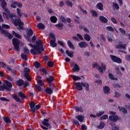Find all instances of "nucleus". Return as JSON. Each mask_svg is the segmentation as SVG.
<instances>
[{"label": "nucleus", "mask_w": 130, "mask_h": 130, "mask_svg": "<svg viewBox=\"0 0 130 130\" xmlns=\"http://www.w3.org/2000/svg\"><path fill=\"white\" fill-rule=\"evenodd\" d=\"M12 98L14 99L16 101V102H19V103H21L22 102L21 101V99L19 98V96L16 95L15 94H12L11 95Z\"/></svg>", "instance_id": "14"}, {"label": "nucleus", "mask_w": 130, "mask_h": 130, "mask_svg": "<svg viewBox=\"0 0 130 130\" xmlns=\"http://www.w3.org/2000/svg\"><path fill=\"white\" fill-rule=\"evenodd\" d=\"M49 122V119L44 118V120L42 121V123L47 127H49V129L51 128V125Z\"/></svg>", "instance_id": "8"}, {"label": "nucleus", "mask_w": 130, "mask_h": 130, "mask_svg": "<svg viewBox=\"0 0 130 130\" xmlns=\"http://www.w3.org/2000/svg\"><path fill=\"white\" fill-rule=\"evenodd\" d=\"M103 114H104V111H101L99 112V113H96V116H98V117H100V116L103 115Z\"/></svg>", "instance_id": "54"}, {"label": "nucleus", "mask_w": 130, "mask_h": 130, "mask_svg": "<svg viewBox=\"0 0 130 130\" xmlns=\"http://www.w3.org/2000/svg\"><path fill=\"white\" fill-rule=\"evenodd\" d=\"M96 8L98 9V10H100V11H103V4L102 3H99L96 4Z\"/></svg>", "instance_id": "24"}, {"label": "nucleus", "mask_w": 130, "mask_h": 130, "mask_svg": "<svg viewBox=\"0 0 130 130\" xmlns=\"http://www.w3.org/2000/svg\"><path fill=\"white\" fill-rule=\"evenodd\" d=\"M7 70H8L9 72H12L13 75H15L16 73H15V72L14 71V70H13V69H12V68H11V67L8 66Z\"/></svg>", "instance_id": "59"}, {"label": "nucleus", "mask_w": 130, "mask_h": 130, "mask_svg": "<svg viewBox=\"0 0 130 130\" xmlns=\"http://www.w3.org/2000/svg\"><path fill=\"white\" fill-rule=\"evenodd\" d=\"M66 4L67 5L68 7H70V8H73V3L71 2L70 0H67L66 1Z\"/></svg>", "instance_id": "43"}, {"label": "nucleus", "mask_w": 130, "mask_h": 130, "mask_svg": "<svg viewBox=\"0 0 130 130\" xmlns=\"http://www.w3.org/2000/svg\"><path fill=\"white\" fill-rule=\"evenodd\" d=\"M120 111H122L124 114H126L127 113V110L124 107H118Z\"/></svg>", "instance_id": "19"}, {"label": "nucleus", "mask_w": 130, "mask_h": 130, "mask_svg": "<svg viewBox=\"0 0 130 130\" xmlns=\"http://www.w3.org/2000/svg\"><path fill=\"white\" fill-rule=\"evenodd\" d=\"M104 126H105V123L103 122H101L100 125L98 126V128L103 129V128H104Z\"/></svg>", "instance_id": "37"}, {"label": "nucleus", "mask_w": 130, "mask_h": 130, "mask_svg": "<svg viewBox=\"0 0 130 130\" xmlns=\"http://www.w3.org/2000/svg\"><path fill=\"white\" fill-rule=\"evenodd\" d=\"M0 2L2 3L1 6L2 9L5 11V12H3V16H5L7 20H9V19H13V14H11V11L9 10V9L7 8V2L6 0H0Z\"/></svg>", "instance_id": "2"}, {"label": "nucleus", "mask_w": 130, "mask_h": 130, "mask_svg": "<svg viewBox=\"0 0 130 130\" xmlns=\"http://www.w3.org/2000/svg\"><path fill=\"white\" fill-rule=\"evenodd\" d=\"M90 13H92V16L93 17H98V13H97V12H96L95 10H90Z\"/></svg>", "instance_id": "40"}, {"label": "nucleus", "mask_w": 130, "mask_h": 130, "mask_svg": "<svg viewBox=\"0 0 130 130\" xmlns=\"http://www.w3.org/2000/svg\"><path fill=\"white\" fill-rule=\"evenodd\" d=\"M58 44H59L62 47H64V44L61 41H58Z\"/></svg>", "instance_id": "63"}, {"label": "nucleus", "mask_w": 130, "mask_h": 130, "mask_svg": "<svg viewBox=\"0 0 130 130\" xmlns=\"http://www.w3.org/2000/svg\"><path fill=\"white\" fill-rule=\"evenodd\" d=\"M75 111L76 112H84V110L82 107L76 106L75 107Z\"/></svg>", "instance_id": "30"}, {"label": "nucleus", "mask_w": 130, "mask_h": 130, "mask_svg": "<svg viewBox=\"0 0 130 130\" xmlns=\"http://www.w3.org/2000/svg\"><path fill=\"white\" fill-rule=\"evenodd\" d=\"M36 45H33L31 43L28 44L29 46H30L31 49H30V53L32 55H39L42 53V51H44V48H43V43L41 40H39L36 42Z\"/></svg>", "instance_id": "1"}, {"label": "nucleus", "mask_w": 130, "mask_h": 130, "mask_svg": "<svg viewBox=\"0 0 130 130\" xmlns=\"http://www.w3.org/2000/svg\"><path fill=\"white\" fill-rule=\"evenodd\" d=\"M4 121H5L6 123H10L11 119L9 118V117H4Z\"/></svg>", "instance_id": "48"}, {"label": "nucleus", "mask_w": 130, "mask_h": 130, "mask_svg": "<svg viewBox=\"0 0 130 130\" xmlns=\"http://www.w3.org/2000/svg\"><path fill=\"white\" fill-rule=\"evenodd\" d=\"M110 57H111L113 62H116V63H121V62H122V60L115 55H110Z\"/></svg>", "instance_id": "7"}, {"label": "nucleus", "mask_w": 130, "mask_h": 130, "mask_svg": "<svg viewBox=\"0 0 130 130\" xmlns=\"http://www.w3.org/2000/svg\"><path fill=\"white\" fill-rule=\"evenodd\" d=\"M34 66L35 68H36V69H39V68H40V63L37 61H36L34 63Z\"/></svg>", "instance_id": "47"}, {"label": "nucleus", "mask_w": 130, "mask_h": 130, "mask_svg": "<svg viewBox=\"0 0 130 130\" xmlns=\"http://www.w3.org/2000/svg\"><path fill=\"white\" fill-rule=\"evenodd\" d=\"M29 106L31 109V111L32 112V114L35 115V113L36 112V109L35 108V103L34 102H30L29 103Z\"/></svg>", "instance_id": "11"}, {"label": "nucleus", "mask_w": 130, "mask_h": 130, "mask_svg": "<svg viewBox=\"0 0 130 130\" xmlns=\"http://www.w3.org/2000/svg\"><path fill=\"white\" fill-rule=\"evenodd\" d=\"M17 15L19 18H21L22 16V13H21V9L17 8L16 9Z\"/></svg>", "instance_id": "45"}, {"label": "nucleus", "mask_w": 130, "mask_h": 130, "mask_svg": "<svg viewBox=\"0 0 130 130\" xmlns=\"http://www.w3.org/2000/svg\"><path fill=\"white\" fill-rule=\"evenodd\" d=\"M74 84L76 86V89H77L78 91H82V90H83L82 82H74Z\"/></svg>", "instance_id": "9"}, {"label": "nucleus", "mask_w": 130, "mask_h": 130, "mask_svg": "<svg viewBox=\"0 0 130 130\" xmlns=\"http://www.w3.org/2000/svg\"><path fill=\"white\" fill-rule=\"evenodd\" d=\"M71 77L72 79H73V81H79L82 79L79 76H77L76 75H71Z\"/></svg>", "instance_id": "31"}, {"label": "nucleus", "mask_w": 130, "mask_h": 130, "mask_svg": "<svg viewBox=\"0 0 130 130\" xmlns=\"http://www.w3.org/2000/svg\"><path fill=\"white\" fill-rule=\"evenodd\" d=\"M78 45L80 48H86L88 46V44L85 42H81L78 43Z\"/></svg>", "instance_id": "15"}, {"label": "nucleus", "mask_w": 130, "mask_h": 130, "mask_svg": "<svg viewBox=\"0 0 130 130\" xmlns=\"http://www.w3.org/2000/svg\"><path fill=\"white\" fill-rule=\"evenodd\" d=\"M41 71H42L45 75H47V71L46 70V69L43 68L41 69Z\"/></svg>", "instance_id": "64"}, {"label": "nucleus", "mask_w": 130, "mask_h": 130, "mask_svg": "<svg viewBox=\"0 0 130 130\" xmlns=\"http://www.w3.org/2000/svg\"><path fill=\"white\" fill-rule=\"evenodd\" d=\"M16 85L19 86V87H22V86H24V81L23 79H19L16 82Z\"/></svg>", "instance_id": "16"}, {"label": "nucleus", "mask_w": 130, "mask_h": 130, "mask_svg": "<svg viewBox=\"0 0 130 130\" xmlns=\"http://www.w3.org/2000/svg\"><path fill=\"white\" fill-rule=\"evenodd\" d=\"M49 36L52 38V40H50V46H52V47H56L57 46V44L55 43V41H56V38H55V36L53 33H50L49 34Z\"/></svg>", "instance_id": "5"}, {"label": "nucleus", "mask_w": 130, "mask_h": 130, "mask_svg": "<svg viewBox=\"0 0 130 130\" xmlns=\"http://www.w3.org/2000/svg\"><path fill=\"white\" fill-rule=\"evenodd\" d=\"M119 117L117 116V115H114V116H110L109 117V119L111 121H113V122H116L117 120L119 119Z\"/></svg>", "instance_id": "12"}, {"label": "nucleus", "mask_w": 130, "mask_h": 130, "mask_svg": "<svg viewBox=\"0 0 130 130\" xmlns=\"http://www.w3.org/2000/svg\"><path fill=\"white\" fill-rule=\"evenodd\" d=\"M21 57L22 59H24V60H28V57H27V55H26V54H25L24 53H21Z\"/></svg>", "instance_id": "41"}, {"label": "nucleus", "mask_w": 130, "mask_h": 130, "mask_svg": "<svg viewBox=\"0 0 130 130\" xmlns=\"http://www.w3.org/2000/svg\"><path fill=\"white\" fill-rule=\"evenodd\" d=\"M108 116L107 115H104L100 118V120H104V119H108Z\"/></svg>", "instance_id": "52"}, {"label": "nucleus", "mask_w": 130, "mask_h": 130, "mask_svg": "<svg viewBox=\"0 0 130 130\" xmlns=\"http://www.w3.org/2000/svg\"><path fill=\"white\" fill-rule=\"evenodd\" d=\"M101 67L100 66L98 65V63L97 62H94L92 64V68L94 69V68H97V70L100 72V73H101V74H103V71H105L106 70V65L104 64L103 62L101 63Z\"/></svg>", "instance_id": "3"}, {"label": "nucleus", "mask_w": 130, "mask_h": 130, "mask_svg": "<svg viewBox=\"0 0 130 130\" xmlns=\"http://www.w3.org/2000/svg\"><path fill=\"white\" fill-rule=\"evenodd\" d=\"M0 100L1 101H4L5 102H10V100L5 98V97H2L0 98Z\"/></svg>", "instance_id": "50"}, {"label": "nucleus", "mask_w": 130, "mask_h": 130, "mask_svg": "<svg viewBox=\"0 0 130 130\" xmlns=\"http://www.w3.org/2000/svg\"><path fill=\"white\" fill-rule=\"evenodd\" d=\"M99 19L100 21L104 24H106V23H108V20L107 19V18L103 16H100Z\"/></svg>", "instance_id": "13"}, {"label": "nucleus", "mask_w": 130, "mask_h": 130, "mask_svg": "<svg viewBox=\"0 0 130 130\" xmlns=\"http://www.w3.org/2000/svg\"><path fill=\"white\" fill-rule=\"evenodd\" d=\"M116 48H117V49H121V48H123V49H126V44H119V45H117L115 46Z\"/></svg>", "instance_id": "18"}, {"label": "nucleus", "mask_w": 130, "mask_h": 130, "mask_svg": "<svg viewBox=\"0 0 130 130\" xmlns=\"http://www.w3.org/2000/svg\"><path fill=\"white\" fill-rule=\"evenodd\" d=\"M60 20L62 22V23H64V24H67V20L62 15L60 16Z\"/></svg>", "instance_id": "44"}, {"label": "nucleus", "mask_w": 130, "mask_h": 130, "mask_svg": "<svg viewBox=\"0 0 130 130\" xmlns=\"http://www.w3.org/2000/svg\"><path fill=\"white\" fill-rule=\"evenodd\" d=\"M33 30H32V29L31 28H29L27 29V35L28 36V37H31V36H33Z\"/></svg>", "instance_id": "22"}, {"label": "nucleus", "mask_w": 130, "mask_h": 130, "mask_svg": "<svg viewBox=\"0 0 130 130\" xmlns=\"http://www.w3.org/2000/svg\"><path fill=\"white\" fill-rule=\"evenodd\" d=\"M36 89H37L39 91V92H41L42 91V88H41V86H39V85H37L35 86Z\"/></svg>", "instance_id": "55"}, {"label": "nucleus", "mask_w": 130, "mask_h": 130, "mask_svg": "<svg viewBox=\"0 0 130 130\" xmlns=\"http://www.w3.org/2000/svg\"><path fill=\"white\" fill-rule=\"evenodd\" d=\"M24 77L27 81H29V82L31 81V77H30V75H29V74H24Z\"/></svg>", "instance_id": "42"}, {"label": "nucleus", "mask_w": 130, "mask_h": 130, "mask_svg": "<svg viewBox=\"0 0 130 130\" xmlns=\"http://www.w3.org/2000/svg\"><path fill=\"white\" fill-rule=\"evenodd\" d=\"M84 38L86 41H90L91 40V37L87 34L84 35Z\"/></svg>", "instance_id": "38"}, {"label": "nucleus", "mask_w": 130, "mask_h": 130, "mask_svg": "<svg viewBox=\"0 0 130 130\" xmlns=\"http://www.w3.org/2000/svg\"><path fill=\"white\" fill-rule=\"evenodd\" d=\"M45 91L46 93L49 94H52V93H53V90H52V89H51V88L50 87L46 88Z\"/></svg>", "instance_id": "26"}, {"label": "nucleus", "mask_w": 130, "mask_h": 130, "mask_svg": "<svg viewBox=\"0 0 130 130\" xmlns=\"http://www.w3.org/2000/svg\"><path fill=\"white\" fill-rule=\"evenodd\" d=\"M4 84H5L6 85L7 88H8V90L7 91H11L12 90V88L13 87V84H12V83L10 82L8 80H5L4 81Z\"/></svg>", "instance_id": "10"}, {"label": "nucleus", "mask_w": 130, "mask_h": 130, "mask_svg": "<svg viewBox=\"0 0 130 130\" xmlns=\"http://www.w3.org/2000/svg\"><path fill=\"white\" fill-rule=\"evenodd\" d=\"M103 91L105 94H109L110 93V88L107 86L103 87Z\"/></svg>", "instance_id": "17"}, {"label": "nucleus", "mask_w": 130, "mask_h": 130, "mask_svg": "<svg viewBox=\"0 0 130 130\" xmlns=\"http://www.w3.org/2000/svg\"><path fill=\"white\" fill-rule=\"evenodd\" d=\"M13 23L15 26H18V28L20 30H24V27L23 26H24V22H22L21 19H15L13 20Z\"/></svg>", "instance_id": "4"}, {"label": "nucleus", "mask_w": 130, "mask_h": 130, "mask_svg": "<svg viewBox=\"0 0 130 130\" xmlns=\"http://www.w3.org/2000/svg\"><path fill=\"white\" fill-rule=\"evenodd\" d=\"M2 27L4 29H10V28H11V27H10V25H7V24H3Z\"/></svg>", "instance_id": "58"}, {"label": "nucleus", "mask_w": 130, "mask_h": 130, "mask_svg": "<svg viewBox=\"0 0 130 130\" xmlns=\"http://www.w3.org/2000/svg\"><path fill=\"white\" fill-rule=\"evenodd\" d=\"M6 90V91H8L9 90V88L7 87V86L5 85L4 84L3 85H0V91H5Z\"/></svg>", "instance_id": "34"}, {"label": "nucleus", "mask_w": 130, "mask_h": 130, "mask_svg": "<svg viewBox=\"0 0 130 130\" xmlns=\"http://www.w3.org/2000/svg\"><path fill=\"white\" fill-rule=\"evenodd\" d=\"M23 52L25 54H29V53H30V51L27 47H25L23 49Z\"/></svg>", "instance_id": "49"}, {"label": "nucleus", "mask_w": 130, "mask_h": 130, "mask_svg": "<svg viewBox=\"0 0 130 130\" xmlns=\"http://www.w3.org/2000/svg\"><path fill=\"white\" fill-rule=\"evenodd\" d=\"M113 6L116 10H118L119 9V6L117 3H113Z\"/></svg>", "instance_id": "60"}, {"label": "nucleus", "mask_w": 130, "mask_h": 130, "mask_svg": "<svg viewBox=\"0 0 130 130\" xmlns=\"http://www.w3.org/2000/svg\"><path fill=\"white\" fill-rule=\"evenodd\" d=\"M46 80L48 83H52L54 81V77L53 76L50 75L48 78H46Z\"/></svg>", "instance_id": "23"}, {"label": "nucleus", "mask_w": 130, "mask_h": 130, "mask_svg": "<svg viewBox=\"0 0 130 130\" xmlns=\"http://www.w3.org/2000/svg\"><path fill=\"white\" fill-rule=\"evenodd\" d=\"M106 28L107 30H109V31H110L111 32H113V31H114L113 27L112 26H107Z\"/></svg>", "instance_id": "57"}, {"label": "nucleus", "mask_w": 130, "mask_h": 130, "mask_svg": "<svg viewBox=\"0 0 130 130\" xmlns=\"http://www.w3.org/2000/svg\"><path fill=\"white\" fill-rule=\"evenodd\" d=\"M74 52L73 51L70 52L68 50H66V54H67V55L69 56V57H74Z\"/></svg>", "instance_id": "27"}, {"label": "nucleus", "mask_w": 130, "mask_h": 130, "mask_svg": "<svg viewBox=\"0 0 130 130\" xmlns=\"http://www.w3.org/2000/svg\"><path fill=\"white\" fill-rule=\"evenodd\" d=\"M37 28L41 30H44L45 29V25L42 23H40L37 25Z\"/></svg>", "instance_id": "28"}, {"label": "nucleus", "mask_w": 130, "mask_h": 130, "mask_svg": "<svg viewBox=\"0 0 130 130\" xmlns=\"http://www.w3.org/2000/svg\"><path fill=\"white\" fill-rule=\"evenodd\" d=\"M2 34H4L5 36H7V35L10 33L9 32V31L8 30H2V31H1Z\"/></svg>", "instance_id": "51"}, {"label": "nucleus", "mask_w": 130, "mask_h": 130, "mask_svg": "<svg viewBox=\"0 0 130 130\" xmlns=\"http://www.w3.org/2000/svg\"><path fill=\"white\" fill-rule=\"evenodd\" d=\"M119 30L120 31V32H121V33L122 34H125L126 33V32L125 31V30H124L123 29H122V28H119Z\"/></svg>", "instance_id": "62"}, {"label": "nucleus", "mask_w": 130, "mask_h": 130, "mask_svg": "<svg viewBox=\"0 0 130 130\" xmlns=\"http://www.w3.org/2000/svg\"><path fill=\"white\" fill-rule=\"evenodd\" d=\"M50 21L52 23H56V22H57V18L55 16H53L50 17Z\"/></svg>", "instance_id": "36"}, {"label": "nucleus", "mask_w": 130, "mask_h": 130, "mask_svg": "<svg viewBox=\"0 0 130 130\" xmlns=\"http://www.w3.org/2000/svg\"><path fill=\"white\" fill-rule=\"evenodd\" d=\"M67 44L69 47V48H71V49H73L74 50L75 49V46H74V45L72 43V42L70 40L67 41Z\"/></svg>", "instance_id": "25"}, {"label": "nucleus", "mask_w": 130, "mask_h": 130, "mask_svg": "<svg viewBox=\"0 0 130 130\" xmlns=\"http://www.w3.org/2000/svg\"><path fill=\"white\" fill-rule=\"evenodd\" d=\"M10 6L11 8H13V9H16V8H17V1H12Z\"/></svg>", "instance_id": "39"}, {"label": "nucleus", "mask_w": 130, "mask_h": 130, "mask_svg": "<svg viewBox=\"0 0 130 130\" xmlns=\"http://www.w3.org/2000/svg\"><path fill=\"white\" fill-rule=\"evenodd\" d=\"M111 20L112 23H113V24H117V21H116V19L115 18H114V17H112L111 18Z\"/></svg>", "instance_id": "61"}, {"label": "nucleus", "mask_w": 130, "mask_h": 130, "mask_svg": "<svg viewBox=\"0 0 130 130\" xmlns=\"http://www.w3.org/2000/svg\"><path fill=\"white\" fill-rule=\"evenodd\" d=\"M24 74H27L29 75L30 74V69L27 67L24 68Z\"/></svg>", "instance_id": "46"}, {"label": "nucleus", "mask_w": 130, "mask_h": 130, "mask_svg": "<svg viewBox=\"0 0 130 130\" xmlns=\"http://www.w3.org/2000/svg\"><path fill=\"white\" fill-rule=\"evenodd\" d=\"M76 118L80 121V122H83L84 121V118L85 117L82 115H78L76 117Z\"/></svg>", "instance_id": "21"}, {"label": "nucleus", "mask_w": 130, "mask_h": 130, "mask_svg": "<svg viewBox=\"0 0 130 130\" xmlns=\"http://www.w3.org/2000/svg\"><path fill=\"white\" fill-rule=\"evenodd\" d=\"M48 66L49 67V68H53V62L51 61H48Z\"/></svg>", "instance_id": "53"}, {"label": "nucleus", "mask_w": 130, "mask_h": 130, "mask_svg": "<svg viewBox=\"0 0 130 130\" xmlns=\"http://www.w3.org/2000/svg\"><path fill=\"white\" fill-rule=\"evenodd\" d=\"M81 85L82 87H84V88H85L86 91H89V88L90 87V85L88 83L81 82Z\"/></svg>", "instance_id": "20"}, {"label": "nucleus", "mask_w": 130, "mask_h": 130, "mask_svg": "<svg viewBox=\"0 0 130 130\" xmlns=\"http://www.w3.org/2000/svg\"><path fill=\"white\" fill-rule=\"evenodd\" d=\"M18 96L20 97L21 99H26V98H27V96H26V95H25V94L22 91H20L18 93Z\"/></svg>", "instance_id": "35"}, {"label": "nucleus", "mask_w": 130, "mask_h": 130, "mask_svg": "<svg viewBox=\"0 0 130 130\" xmlns=\"http://www.w3.org/2000/svg\"><path fill=\"white\" fill-rule=\"evenodd\" d=\"M73 72H79L80 71V67L77 64H74V67L73 68Z\"/></svg>", "instance_id": "33"}, {"label": "nucleus", "mask_w": 130, "mask_h": 130, "mask_svg": "<svg viewBox=\"0 0 130 130\" xmlns=\"http://www.w3.org/2000/svg\"><path fill=\"white\" fill-rule=\"evenodd\" d=\"M12 34H13V35H14L15 37L16 38H18L19 39H22V36H21V35H20L18 34H17V32H16V31L13 30V31H12Z\"/></svg>", "instance_id": "32"}, {"label": "nucleus", "mask_w": 130, "mask_h": 130, "mask_svg": "<svg viewBox=\"0 0 130 130\" xmlns=\"http://www.w3.org/2000/svg\"><path fill=\"white\" fill-rule=\"evenodd\" d=\"M55 26L59 30H62V29L63 28V24L61 23H58L57 24H55Z\"/></svg>", "instance_id": "29"}, {"label": "nucleus", "mask_w": 130, "mask_h": 130, "mask_svg": "<svg viewBox=\"0 0 130 130\" xmlns=\"http://www.w3.org/2000/svg\"><path fill=\"white\" fill-rule=\"evenodd\" d=\"M16 6L18 7L20 9H22V7H23V4L21 3H20V2H16Z\"/></svg>", "instance_id": "56"}, {"label": "nucleus", "mask_w": 130, "mask_h": 130, "mask_svg": "<svg viewBox=\"0 0 130 130\" xmlns=\"http://www.w3.org/2000/svg\"><path fill=\"white\" fill-rule=\"evenodd\" d=\"M12 43L13 45L14 46V48L16 51H20V47L19 45H20V41L18 39L16 38H13L12 39Z\"/></svg>", "instance_id": "6"}]
</instances>
